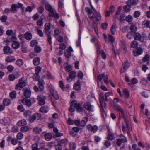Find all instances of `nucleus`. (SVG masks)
Masks as SVG:
<instances>
[{"mask_svg":"<svg viewBox=\"0 0 150 150\" xmlns=\"http://www.w3.org/2000/svg\"><path fill=\"white\" fill-rule=\"evenodd\" d=\"M76 147V145L74 142H71L69 144V148L70 150H75Z\"/></svg>","mask_w":150,"mask_h":150,"instance_id":"f3484780","label":"nucleus"},{"mask_svg":"<svg viewBox=\"0 0 150 150\" xmlns=\"http://www.w3.org/2000/svg\"><path fill=\"white\" fill-rule=\"evenodd\" d=\"M16 93L15 91H13L10 93V97L12 98H14L16 97Z\"/></svg>","mask_w":150,"mask_h":150,"instance_id":"4d7b16f0","label":"nucleus"},{"mask_svg":"<svg viewBox=\"0 0 150 150\" xmlns=\"http://www.w3.org/2000/svg\"><path fill=\"white\" fill-rule=\"evenodd\" d=\"M15 79V76L13 74H10L8 76V79L10 81H13Z\"/></svg>","mask_w":150,"mask_h":150,"instance_id":"e2e57ef3","label":"nucleus"},{"mask_svg":"<svg viewBox=\"0 0 150 150\" xmlns=\"http://www.w3.org/2000/svg\"><path fill=\"white\" fill-rule=\"evenodd\" d=\"M20 44L18 41H14L12 44V47L14 49H17L20 46Z\"/></svg>","mask_w":150,"mask_h":150,"instance_id":"cd10ccee","label":"nucleus"},{"mask_svg":"<svg viewBox=\"0 0 150 150\" xmlns=\"http://www.w3.org/2000/svg\"><path fill=\"white\" fill-rule=\"evenodd\" d=\"M134 40H139L141 38V36L138 33H134Z\"/></svg>","mask_w":150,"mask_h":150,"instance_id":"a878e982","label":"nucleus"},{"mask_svg":"<svg viewBox=\"0 0 150 150\" xmlns=\"http://www.w3.org/2000/svg\"><path fill=\"white\" fill-rule=\"evenodd\" d=\"M131 6L127 4V5L124 6L123 7L124 11L125 12H129Z\"/></svg>","mask_w":150,"mask_h":150,"instance_id":"8fccbe9b","label":"nucleus"},{"mask_svg":"<svg viewBox=\"0 0 150 150\" xmlns=\"http://www.w3.org/2000/svg\"><path fill=\"white\" fill-rule=\"evenodd\" d=\"M74 88L76 90H79L81 89L80 83L79 81L77 82L74 85Z\"/></svg>","mask_w":150,"mask_h":150,"instance_id":"7c9ffc66","label":"nucleus"},{"mask_svg":"<svg viewBox=\"0 0 150 150\" xmlns=\"http://www.w3.org/2000/svg\"><path fill=\"white\" fill-rule=\"evenodd\" d=\"M45 29L44 32L45 34L48 33L49 30L50 29V25L49 23H46L45 25Z\"/></svg>","mask_w":150,"mask_h":150,"instance_id":"6ab92c4d","label":"nucleus"},{"mask_svg":"<svg viewBox=\"0 0 150 150\" xmlns=\"http://www.w3.org/2000/svg\"><path fill=\"white\" fill-rule=\"evenodd\" d=\"M66 57L68 58H69L71 55V53L68 49H67L65 50L64 53Z\"/></svg>","mask_w":150,"mask_h":150,"instance_id":"a19ab883","label":"nucleus"},{"mask_svg":"<svg viewBox=\"0 0 150 150\" xmlns=\"http://www.w3.org/2000/svg\"><path fill=\"white\" fill-rule=\"evenodd\" d=\"M97 51L98 52L101 54V56L103 59H105L106 58V54L103 50H100V49L98 47Z\"/></svg>","mask_w":150,"mask_h":150,"instance_id":"72a5a7b5","label":"nucleus"},{"mask_svg":"<svg viewBox=\"0 0 150 150\" xmlns=\"http://www.w3.org/2000/svg\"><path fill=\"white\" fill-rule=\"evenodd\" d=\"M88 120V119L87 117H85L83 118L82 120H81L80 122V125L81 126H84L86 122Z\"/></svg>","mask_w":150,"mask_h":150,"instance_id":"f704fd0d","label":"nucleus"},{"mask_svg":"<svg viewBox=\"0 0 150 150\" xmlns=\"http://www.w3.org/2000/svg\"><path fill=\"white\" fill-rule=\"evenodd\" d=\"M114 109L115 110L120 112V116L124 117L125 113L124 112L122 109L119 105L114 104L113 105Z\"/></svg>","mask_w":150,"mask_h":150,"instance_id":"423d86ee","label":"nucleus"},{"mask_svg":"<svg viewBox=\"0 0 150 150\" xmlns=\"http://www.w3.org/2000/svg\"><path fill=\"white\" fill-rule=\"evenodd\" d=\"M116 27L115 25H112L111 28V33L112 34L114 35L115 34V32L116 31Z\"/></svg>","mask_w":150,"mask_h":150,"instance_id":"864d4df0","label":"nucleus"},{"mask_svg":"<svg viewBox=\"0 0 150 150\" xmlns=\"http://www.w3.org/2000/svg\"><path fill=\"white\" fill-rule=\"evenodd\" d=\"M123 93L125 97V98H128L129 96V91L127 89H125L123 91Z\"/></svg>","mask_w":150,"mask_h":150,"instance_id":"49530a36","label":"nucleus"},{"mask_svg":"<svg viewBox=\"0 0 150 150\" xmlns=\"http://www.w3.org/2000/svg\"><path fill=\"white\" fill-rule=\"evenodd\" d=\"M150 56L149 55L146 54L143 58L142 60L143 62H145L149 60Z\"/></svg>","mask_w":150,"mask_h":150,"instance_id":"5fc2aeb1","label":"nucleus"},{"mask_svg":"<svg viewBox=\"0 0 150 150\" xmlns=\"http://www.w3.org/2000/svg\"><path fill=\"white\" fill-rule=\"evenodd\" d=\"M17 124L18 126H24L27 124V122L26 120L23 119L19 121Z\"/></svg>","mask_w":150,"mask_h":150,"instance_id":"bb28decb","label":"nucleus"},{"mask_svg":"<svg viewBox=\"0 0 150 150\" xmlns=\"http://www.w3.org/2000/svg\"><path fill=\"white\" fill-rule=\"evenodd\" d=\"M130 30L131 32L132 33H135L137 30V28L136 26L134 25H132L130 26Z\"/></svg>","mask_w":150,"mask_h":150,"instance_id":"de8ad7c7","label":"nucleus"},{"mask_svg":"<svg viewBox=\"0 0 150 150\" xmlns=\"http://www.w3.org/2000/svg\"><path fill=\"white\" fill-rule=\"evenodd\" d=\"M28 130V127L27 126H22L21 129L20 131L23 132H26Z\"/></svg>","mask_w":150,"mask_h":150,"instance_id":"a18cd8bd","label":"nucleus"},{"mask_svg":"<svg viewBox=\"0 0 150 150\" xmlns=\"http://www.w3.org/2000/svg\"><path fill=\"white\" fill-rule=\"evenodd\" d=\"M46 99V96L42 95H39L38 96V104L40 105H43L45 104V100Z\"/></svg>","mask_w":150,"mask_h":150,"instance_id":"39448f33","label":"nucleus"},{"mask_svg":"<svg viewBox=\"0 0 150 150\" xmlns=\"http://www.w3.org/2000/svg\"><path fill=\"white\" fill-rule=\"evenodd\" d=\"M107 138L108 139L111 140L115 139V137L114 135L110 133L108 135Z\"/></svg>","mask_w":150,"mask_h":150,"instance_id":"09e8293b","label":"nucleus"},{"mask_svg":"<svg viewBox=\"0 0 150 150\" xmlns=\"http://www.w3.org/2000/svg\"><path fill=\"white\" fill-rule=\"evenodd\" d=\"M16 64L19 67L21 66L23 64V61L20 59H19L16 61Z\"/></svg>","mask_w":150,"mask_h":150,"instance_id":"bf43d9fd","label":"nucleus"},{"mask_svg":"<svg viewBox=\"0 0 150 150\" xmlns=\"http://www.w3.org/2000/svg\"><path fill=\"white\" fill-rule=\"evenodd\" d=\"M125 120V122L126 124V126L127 127V133L129 135V130L130 129V125L129 123V121L127 120L125 118V117H124Z\"/></svg>","mask_w":150,"mask_h":150,"instance_id":"c85d7f7f","label":"nucleus"},{"mask_svg":"<svg viewBox=\"0 0 150 150\" xmlns=\"http://www.w3.org/2000/svg\"><path fill=\"white\" fill-rule=\"evenodd\" d=\"M133 36H134V33L130 32L127 35L126 37L128 39L130 40L133 38Z\"/></svg>","mask_w":150,"mask_h":150,"instance_id":"6e6d98bb","label":"nucleus"},{"mask_svg":"<svg viewBox=\"0 0 150 150\" xmlns=\"http://www.w3.org/2000/svg\"><path fill=\"white\" fill-rule=\"evenodd\" d=\"M34 50L35 52L39 53L41 51V48L40 47L36 46L35 47Z\"/></svg>","mask_w":150,"mask_h":150,"instance_id":"0e129e2a","label":"nucleus"},{"mask_svg":"<svg viewBox=\"0 0 150 150\" xmlns=\"http://www.w3.org/2000/svg\"><path fill=\"white\" fill-rule=\"evenodd\" d=\"M92 8L94 11L95 14H94V18L93 19V23L94 24H96V22L100 20L101 17L100 13H98L95 9L93 7H92Z\"/></svg>","mask_w":150,"mask_h":150,"instance_id":"20e7f679","label":"nucleus"},{"mask_svg":"<svg viewBox=\"0 0 150 150\" xmlns=\"http://www.w3.org/2000/svg\"><path fill=\"white\" fill-rule=\"evenodd\" d=\"M138 43L135 40L132 41L130 44V47L132 48H135L138 45Z\"/></svg>","mask_w":150,"mask_h":150,"instance_id":"79ce46f5","label":"nucleus"},{"mask_svg":"<svg viewBox=\"0 0 150 150\" xmlns=\"http://www.w3.org/2000/svg\"><path fill=\"white\" fill-rule=\"evenodd\" d=\"M11 103L10 100L8 99H4L3 100V103L5 106L8 105Z\"/></svg>","mask_w":150,"mask_h":150,"instance_id":"ea45409f","label":"nucleus"},{"mask_svg":"<svg viewBox=\"0 0 150 150\" xmlns=\"http://www.w3.org/2000/svg\"><path fill=\"white\" fill-rule=\"evenodd\" d=\"M36 32L37 34H38L40 36L42 37L43 36V33L41 30L38 29L37 30Z\"/></svg>","mask_w":150,"mask_h":150,"instance_id":"13d9d810","label":"nucleus"},{"mask_svg":"<svg viewBox=\"0 0 150 150\" xmlns=\"http://www.w3.org/2000/svg\"><path fill=\"white\" fill-rule=\"evenodd\" d=\"M50 92L55 99L57 100L59 99V96L56 92L53 90H51Z\"/></svg>","mask_w":150,"mask_h":150,"instance_id":"2f4dec72","label":"nucleus"},{"mask_svg":"<svg viewBox=\"0 0 150 150\" xmlns=\"http://www.w3.org/2000/svg\"><path fill=\"white\" fill-rule=\"evenodd\" d=\"M50 16L52 17H54L56 19H58L59 16L58 14L57 13L54 8L52 9L50 11H49Z\"/></svg>","mask_w":150,"mask_h":150,"instance_id":"9d476101","label":"nucleus"},{"mask_svg":"<svg viewBox=\"0 0 150 150\" xmlns=\"http://www.w3.org/2000/svg\"><path fill=\"white\" fill-rule=\"evenodd\" d=\"M143 51L142 48L140 47H138L136 49L134 52V56H136L141 54Z\"/></svg>","mask_w":150,"mask_h":150,"instance_id":"dca6fc26","label":"nucleus"},{"mask_svg":"<svg viewBox=\"0 0 150 150\" xmlns=\"http://www.w3.org/2000/svg\"><path fill=\"white\" fill-rule=\"evenodd\" d=\"M17 8H18L16 4H13L12 5L11 10L13 13H15L17 12Z\"/></svg>","mask_w":150,"mask_h":150,"instance_id":"473e14b6","label":"nucleus"},{"mask_svg":"<svg viewBox=\"0 0 150 150\" xmlns=\"http://www.w3.org/2000/svg\"><path fill=\"white\" fill-rule=\"evenodd\" d=\"M40 111L43 113H47L49 110V107L46 105L42 107L40 109Z\"/></svg>","mask_w":150,"mask_h":150,"instance_id":"412c9836","label":"nucleus"},{"mask_svg":"<svg viewBox=\"0 0 150 150\" xmlns=\"http://www.w3.org/2000/svg\"><path fill=\"white\" fill-rule=\"evenodd\" d=\"M104 145L106 147L108 148L110 146L111 143L109 140H106L105 141Z\"/></svg>","mask_w":150,"mask_h":150,"instance_id":"603ef678","label":"nucleus"},{"mask_svg":"<svg viewBox=\"0 0 150 150\" xmlns=\"http://www.w3.org/2000/svg\"><path fill=\"white\" fill-rule=\"evenodd\" d=\"M125 19L127 22H130L132 20V17L130 15H129L126 17Z\"/></svg>","mask_w":150,"mask_h":150,"instance_id":"052dcab7","label":"nucleus"},{"mask_svg":"<svg viewBox=\"0 0 150 150\" xmlns=\"http://www.w3.org/2000/svg\"><path fill=\"white\" fill-rule=\"evenodd\" d=\"M15 58L13 56H9L7 57L5 59V61L6 62H11L15 60Z\"/></svg>","mask_w":150,"mask_h":150,"instance_id":"5701e85b","label":"nucleus"},{"mask_svg":"<svg viewBox=\"0 0 150 150\" xmlns=\"http://www.w3.org/2000/svg\"><path fill=\"white\" fill-rule=\"evenodd\" d=\"M41 68L40 66L36 67L35 68V74H34L33 77L35 80H38L40 78L39 73L41 70Z\"/></svg>","mask_w":150,"mask_h":150,"instance_id":"0eeeda50","label":"nucleus"},{"mask_svg":"<svg viewBox=\"0 0 150 150\" xmlns=\"http://www.w3.org/2000/svg\"><path fill=\"white\" fill-rule=\"evenodd\" d=\"M33 131L36 134H39L42 131V129L40 128L35 127L33 128Z\"/></svg>","mask_w":150,"mask_h":150,"instance_id":"58836bf2","label":"nucleus"},{"mask_svg":"<svg viewBox=\"0 0 150 150\" xmlns=\"http://www.w3.org/2000/svg\"><path fill=\"white\" fill-rule=\"evenodd\" d=\"M41 117V115L38 113H36L33 114V115L31 117L30 120V121H33L34 120H38Z\"/></svg>","mask_w":150,"mask_h":150,"instance_id":"ddd939ff","label":"nucleus"},{"mask_svg":"<svg viewBox=\"0 0 150 150\" xmlns=\"http://www.w3.org/2000/svg\"><path fill=\"white\" fill-rule=\"evenodd\" d=\"M110 95V93L109 92L106 93L105 94V96L103 93H101L100 94L99 97V101L101 105L102 106H105L106 105V103L105 102V101H108L107 98Z\"/></svg>","mask_w":150,"mask_h":150,"instance_id":"f03ea898","label":"nucleus"},{"mask_svg":"<svg viewBox=\"0 0 150 150\" xmlns=\"http://www.w3.org/2000/svg\"><path fill=\"white\" fill-rule=\"evenodd\" d=\"M26 79L24 77H22L19 80V83L16 85L15 89L17 90H20L22 88L24 87L26 84Z\"/></svg>","mask_w":150,"mask_h":150,"instance_id":"7ed1b4c3","label":"nucleus"},{"mask_svg":"<svg viewBox=\"0 0 150 150\" xmlns=\"http://www.w3.org/2000/svg\"><path fill=\"white\" fill-rule=\"evenodd\" d=\"M44 10L43 7L42 6L39 7L38 9V13L40 14L42 13Z\"/></svg>","mask_w":150,"mask_h":150,"instance_id":"338daca9","label":"nucleus"},{"mask_svg":"<svg viewBox=\"0 0 150 150\" xmlns=\"http://www.w3.org/2000/svg\"><path fill=\"white\" fill-rule=\"evenodd\" d=\"M62 146L58 143L57 145L55 146V149L56 150H61Z\"/></svg>","mask_w":150,"mask_h":150,"instance_id":"774afa93","label":"nucleus"},{"mask_svg":"<svg viewBox=\"0 0 150 150\" xmlns=\"http://www.w3.org/2000/svg\"><path fill=\"white\" fill-rule=\"evenodd\" d=\"M120 44L121 46L124 50H125L126 49V43L125 41L124 40H122L120 41Z\"/></svg>","mask_w":150,"mask_h":150,"instance_id":"37998d69","label":"nucleus"},{"mask_svg":"<svg viewBox=\"0 0 150 150\" xmlns=\"http://www.w3.org/2000/svg\"><path fill=\"white\" fill-rule=\"evenodd\" d=\"M23 94L24 96L26 98H29L31 96V91L30 89L25 88L23 89Z\"/></svg>","mask_w":150,"mask_h":150,"instance_id":"9b49d317","label":"nucleus"},{"mask_svg":"<svg viewBox=\"0 0 150 150\" xmlns=\"http://www.w3.org/2000/svg\"><path fill=\"white\" fill-rule=\"evenodd\" d=\"M70 107L69 108V110L71 112L75 111L74 108L77 109L78 112H81L83 111V108L79 103H77V102L74 100H71L70 103Z\"/></svg>","mask_w":150,"mask_h":150,"instance_id":"f257e3e1","label":"nucleus"},{"mask_svg":"<svg viewBox=\"0 0 150 150\" xmlns=\"http://www.w3.org/2000/svg\"><path fill=\"white\" fill-rule=\"evenodd\" d=\"M4 53L5 54H11L13 52L12 50L8 46H4L3 49Z\"/></svg>","mask_w":150,"mask_h":150,"instance_id":"f8f14e48","label":"nucleus"},{"mask_svg":"<svg viewBox=\"0 0 150 150\" xmlns=\"http://www.w3.org/2000/svg\"><path fill=\"white\" fill-rule=\"evenodd\" d=\"M40 59L38 57H36L33 60V64L35 65H38L40 63Z\"/></svg>","mask_w":150,"mask_h":150,"instance_id":"e433bc0d","label":"nucleus"},{"mask_svg":"<svg viewBox=\"0 0 150 150\" xmlns=\"http://www.w3.org/2000/svg\"><path fill=\"white\" fill-rule=\"evenodd\" d=\"M22 102L23 105H26L28 107L31 105V102L30 99H23L22 100Z\"/></svg>","mask_w":150,"mask_h":150,"instance_id":"4468645a","label":"nucleus"},{"mask_svg":"<svg viewBox=\"0 0 150 150\" xmlns=\"http://www.w3.org/2000/svg\"><path fill=\"white\" fill-rule=\"evenodd\" d=\"M91 106L90 103L88 102H86L84 105L85 108L88 111H91L92 110Z\"/></svg>","mask_w":150,"mask_h":150,"instance_id":"393cba45","label":"nucleus"},{"mask_svg":"<svg viewBox=\"0 0 150 150\" xmlns=\"http://www.w3.org/2000/svg\"><path fill=\"white\" fill-rule=\"evenodd\" d=\"M76 76V73L74 71H72L70 72L69 73V78H67V80L69 82H70V81H69V79H74V78Z\"/></svg>","mask_w":150,"mask_h":150,"instance_id":"a211bd4d","label":"nucleus"},{"mask_svg":"<svg viewBox=\"0 0 150 150\" xmlns=\"http://www.w3.org/2000/svg\"><path fill=\"white\" fill-rule=\"evenodd\" d=\"M140 83L143 85H146L147 83V81L145 78H143L141 81Z\"/></svg>","mask_w":150,"mask_h":150,"instance_id":"69168bd1","label":"nucleus"},{"mask_svg":"<svg viewBox=\"0 0 150 150\" xmlns=\"http://www.w3.org/2000/svg\"><path fill=\"white\" fill-rule=\"evenodd\" d=\"M24 38L27 40H30L32 38L31 33L28 32H26L24 34Z\"/></svg>","mask_w":150,"mask_h":150,"instance_id":"2eb2a0df","label":"nucleus"},{"mask_svg":"<svg viewBox=\"0 0 150 150\" xmlns=\"http://www.w3.org/2000/svg\"><path fill=\"white\" fill-rule=\"evenodd\" d=\"M32 150H40L38 148V146L37 144H34L32 145Z\"/></svg>","mask_w":150,"mask_h":150,"instance_id":"680f3d73","label":"nucleus"},{"mask_svg":"<svg viewBox=\"0 0 150 150\" xmlns=\"http://www.w3.org/2000/svg\"><path fill=\"white\" fill-rule=\"evenodd\" d=\"M67 142V140L66 139L60 140L59 141L58 143L62 146L65 145V144Z\"/></svg>","mask_w":150,"mask_h":150,"instance_id":"c03bdc74","label":"nucleus"},{"mask_svg":"<svg viewBox=\"0 0 150 150\" xmlns=\"http://www.w3.org/2000/svg\"><path fill=\"white\" fill-rule=\"evenodd\" d=\"M137 3V0H129L127 2V4L130 6L136 5Z\"/></svg>","mask_w":150,"mask_h":150,"instance_id":"b1692460","label":"nucleus"},{"mask_svg":"<svg viewBox=\"0 0 150 150\" xmlns=\"http://www.w3.org/2000/svg\"><path fill=\"white\" fill-rule=\"evenodd\" d=\"M38 84H39V89L40 91H41L43 90V83L44 82V81L43 80L41 79L40 80L39 79V80H38Z\"/></svg>","mask_w":150,"mask_h":150,"instance_id":"4be33fe9","label":"nucleus"},{"mask_svg":"<svg viewBox=\"0 0 150 150\" xmlns=\"http://www.w3.org/2000/svg\"><path fill=\"white\" fill-rule=\"evenodd\" d=\"M130 66L129 63L127 61H125L122 65V67L120 70V73L122 74L125 72L127 69Z\"/></svg>","mask_w":150,"mask_h":150,"instance_id":"6e6552de","label":"nucleus"},{"mask_svg":"<svg viewBox=\"0 0 150 150\" xmlns=\"http://www.w3.org/2000/svg\"><path fill=\"white\" fill-rule=\"evenodd\" d=\"M42 3L45 6V9L49 12L53 8L46 0H42Z\"/></svg>","mask_w":150,"mask_h":150,"instance_id":"1a4fd4ad","label":"nucleus"},{"mask_svg":"<svg viewBox=\"0 0 150 150\" xmlns=\"http://www.w3.org/2000/svg\"><path fill=\"white\" fill-rule=\"evenodd\" d=\"M45 139L47 141L50 140L52 137V134L50 133H47L44 135Z\"/></svg>","mask_w":150,"mask_h":150,"instance_id":"4c0bfd02","label":"nucleus"},{"mask_svg":"<svg viewBox=\"0 0 150 150\" xmlns=\"http://www.w3.org/2000/svg\"><path fill=\"white\" fill-rule=\"evenodd\" d=\"M50 33L48 32V33L46 34H45L47 36V41L49 43L50 45H51L52 44V42L51 41V40L52 39V38L50 35Z\"/></svg>","mask_w":150,"mask_h":150,"instance_id":"3c124183","label":"nucleus"},{"mask_svg":"<svg viewBox=\"0 0 150 150\" xmlns=\"http://www.w3.org/2000/svg\"><path fill=\"white\" fill-rule=\"evenodd\" d=\"M32 114V112L29 110L25 111L24 113V115L26 117H28L30 119L31 118V115Z\"/></svg>","mask_w":150,"mask_h":150,"instance_id":"c756f323","label":"nucleus"},{"mask_svg":"<svg viewBox=\"0 0 150 150\" xmlns=\"http://www.w3.org/2000/svg\"><path fill=\"white\" fill-rule=\"evenodd\" d=\"M86 10L89 15V18L91 19H94V16H93L94 14H93L92 15H91V14L93 12L92 10L89 8L88 7H86Z\"/></svg>","mask_w":150,"mask_h":150,"instance_id":"aec40b11","label":"nucleus"},{"mask_svg":"<svg viewBox=\"0 0 150 150\" xmlns=\"http://www.w3.org/2000/svg\"><path fill=\"white\" fill-rule=\"evenodd\" d=\"M150 24V21L148 20H145L143 22L142 25L144 27H148Z\"/></svg>","mask_w":150,"mask_h":150,"instance_id":"c9c22d12","label":"nucleus"}]
</instances>
